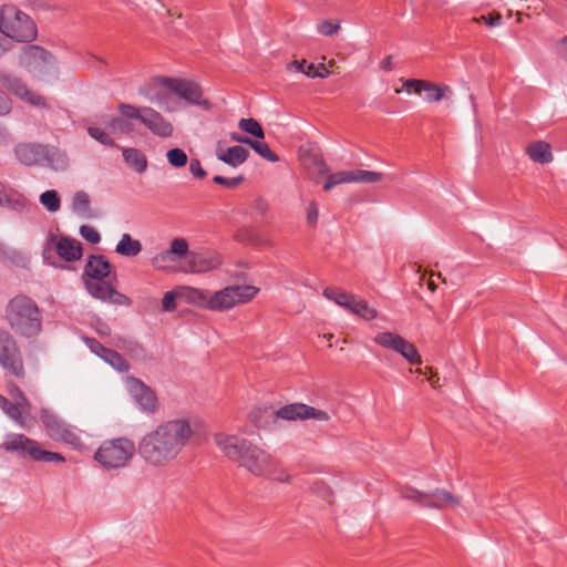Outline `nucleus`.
Here are the masks:
<instances>
[{
	"instance_id": "f257e3e1",
	"label": "nucleus",
	"mask_w": 567,
	"mask_h": 567,
	"mask_svg": "<svg viewBox=\"0 0 567 567\" xmlns=\"http://www.w3.org/2000/svg\"><path fill=\"white\" fill-rule=\"evenodd\" d=\"M193 433L186 419L164 421L140 439L137 453L147 466L166 467L178 457Z\"/></svg>"
},
{
	"instance_id": "f03ea898",
	"label": "nucleus",
	"mask_w": 567,
	"mask_h": 567,
	"mask_svg": "<svg viewBox=\"0 0 567 567\" xmlns=\"http://www.w3.org/2000/svg\"><path fill=\"white\" fill-rule=\"evenodd\" d=\"M215 443L230 461L255 476H266L278 482L289 480L286 470L276 458L244 437L218 433Z\"/></svg>"
},
{
	"instance_id": "7ed1b4c3",
	"label": "nucleus",
	"mask_w": 567,
	"mask_h": 567,
	"mask_svg": "<svg viewBox=\"0 0 567 567\" xmlns=\"http://www.w3.org/2000/svg\"><path fill=\"white\" fill-rule=\"evenodd\" d=\"M10 327L19 334L31 338L42 328V315L35 301L24 295L12 298L7 307Z\"/></svg>"
},
{
	"instance_id": "20e7f679",
	"label": "nucleus",
	"mask_w": 567,
	"mask_h": 567,
	"mask_svg": "<svg viewBox=\"0 0 567 567\" xmlns=\"http://www.w3.org/2000/svg\"><path fill=\"white\" fill-rule=\"evenodd\" d=\"M13 152L17 161L29 167L47 166L54 171H64L69 164L65 152L49 144L23 142L17 144Z\"/></svg>"
},
{
	"instance_id": "39448f33",
	"label": "nucleus",
	"mask_w": 567,
	"mask_h": 567,
	"mask_svg": "<svg viewBox=\"0 0 567 567\" xmlns=\"http://www.w3.org/2000/svg\"><path fill=\"white\" fill-rule=\"evenodd\" d=\"M2 449L18 457L43 463H64L65 457L58 452L42 449L41 444L21 433H9L4 436Z\"/></svg>"
},
{
	"instance_id": "423d86ee",
	"label": "nucleus",
	"mask_w": 567,
	"mask_h": 567,
	"mask_svg": "<svg viewBox=\"0 0 567 567\" xmlns=\"http://www.w3.org/2000/svg\"><path fill=\"white\" fill-rule=\"evenodd\" d=\"M0 33L17 42H32L38 29L35 22L14 6L0 8Z\"/></svg>"
},
{
	"instance_id": "0eeeda50",
	"label": "nucleus",
	"mask_w": 567,
	"mask_h": 567,
	"mask_svg": "<svg viewBox=\"0 0 567 567\" xmlns=\"http://www.w3.org/2000/svg\"><path fill=\"white\" fill-rule=\"evenodd\" d=\"M137 446L128 437L105 440L94 453V460L105 470H118L127 466Z\"/></svg>"
},
{
	"instance_id": "6e6552de",
	"label": "nucleus",
	"mask_w": 567,
	"mask_h": 567,
	"mask_svg": "<svg viewBox=\"0 0 567 567\" xmlns=\"http://www.w3.org/2000/svg\"><path fill=\"white\" fill-rule=\"evenodd\" d=\"M117 111L121 115L140 122L156 136L166 138L173 135V124L153 107L120 103Z\"/></svg>"
},
{
	"instance_id": "1a4fd4ad",
	"label": "nucleus",
	"mask_w": 567,
	"mask_h": 567,
	"mask_svg": "<svg viewBox=\"0 0 567 567\" xmlns=\"http://www.w3.org/2000/svg\"><path fill=\"white\" fill-rule=\"evenodd\" d=\"M40 420L45 434L54 442L68 444L74 449L82 446V440L76 429L49 410H41Z\"/></svg>"
},
{
	"instance_id": "9d476101",
	"label": "nucleus",
	"mask_w": 567,
	"mask_h": 567,
	"mask_svg": "<svg viewBox=\"0 0 567 567\" xmlns=\"http://www.w3.org/2000/svg\"><path fill=\"white\" fill-rule=\"evenodd\" d=\"M258 292V288L250 285H233L214 292L210 296L209 310L223 311L237 305L250 301Z\"/></svg>"
},
{
	"instance_id": "9b49d317",
	"label": "nucleus",
	"mask_w": 567,
	"mask_h": 567,
	"mask_svg": "<svg viewBox=\"0 0 567 567\" xmlns=\"http://www.w3.org/2000/svg\"><path fill=\"white\" fill-rule=\"evenodd\" d=\"M55 251L60 259L66 262L80 260L83 255L82 244L72 237L50 235L43 248V258L49 259Z\"/></svg>"
},
{
	"instance_id": "f8f14e48",
	"label": "nucleus",
	"mask_w": 567,
	"mask_h": 567,
	"mask_svg": "<svg viewBox=\"0 0 567 567\" xmlns=\"http://www.w3.org/2000/svg\"><path fill=\"white\" fill-rule=\"evenodd\" d=\"M374 342L384 349L392 350L402 355L409 363L417 365L422 358L416 347L398 333L384 331L374 337Z\"/></svg>"
},
{
	"instance_id": "ddd939ff",
	"label": "nucleus",
	"mask_w": 567,
	"mask_h": 567,
	"mask_svg": "<svg viewBox=\"0 0 567 567\" xmlns=\"http://www.w3.org/2000/svg\"><path fill=\"white\" fill-rule=\"evenodd\" d=\"M0 364L16 377L22 378L24 375L16 341L4 331H0Z\"/></svg>"
},
{
	"instance_id": "4468645a",
	"label": "nucleus",
	"mask_w": 567,
	"mask_h": 567,
	"mask_svg": "<svg viewBox=\"0 0 567 567\" xmlns=\"http://www.w3.org/2000/svg\"><path fill=\"white\" fill-rule=\"evenodd\" d=\"M403 496L425 507L444 508L458 505V499L443 489H436L432 493H422L417 489L409 488L404 492Z\"/></svg>"
},
{
	"instance_id": "2eb2a0df",
	"label": "nucleus",
	"mask_w": 567,
	"mask_h": 567,
	"mask_svg": "<svg viewBox=\"0 0 567 567\" xmlns=\"http://www.w3.org/2000/svg\"><path fill=\"white\" fill-rule=\"evenodd\" d=\"M171 92L190 105L202 106L204 110L210 109V103L203 97L202 87L194 81L172 78Z\"/></svg>"
},
{
	"instance_id": "dca6fc26",
	"label": "nucleus",
	"mask_w": 567,
	"mask_h": 567,
	"mask_svg": "<svg viewBox=\"0 0 567 567\" xmlns=\"http://www.w3.org/2000/svg\"><path fill=\"white\" fill-rule=\"evenodd\" d=\"M381 174L364 169L342 171L330 174L323 184V190L328 192L334 186L343 183H375L380 181Z\"/></svg>"
},
{
	"instance_id": "f3484780",
	"label": "nucleus",
	"mask_w": 567,
	"mask_h": 567,
	"mask_svg": "<svg viewBox=\"0 0 567 567\" xmlns=\"http://www.w3.org/2000/svg\"><path fill=\"white\" fill-rule=\"evenodd\" d=\"M276 416L282 420H307L315 419L320 421H328L329 415L322 410H317L303 403H291L279 408L275 412Z\"/></svg>"
},
{
	"instance_id": "a211bd4d",
	"label": "nucleus",
	"mask_w": 567,
	"mask_h": 567,
	"mask_svg": "<svg viewBox=\"0 0 567 567\" xmlns=\"http://www.w3.org/2000/svg\"><path fill=\"white\" fill-rule=\"evenodd\" d=\"M0 82L9 92L31 105L42 109L48 107L44 97L29 90L27 84L19 78L10 74H3L0 76Z\"/></svg>"
},
{
	"instance_id": "6ab92c4d",
	"label": "nucleus",
	"mask_w": 567,
	"mask_h": 567,
	"mask_svg": "<svg viewBox=\"0 0 567 567\" xmlns=\"http://www.w3.org/2000/svg\"><path fill=\"white\" fill-rule=\"evenodd\" d=\"M84 285L93 298L100 299L103 302L121 306H128L131 303L128 297L114 289L112 285L104 280H84Z\"/></svg>"
},
{
	"instance_id": "aec40b11",
	"label": "nucleus",
	"mask_w": 567,
	"mask_h": 567,
	"mask_svg": "<svg viewBox=\"0 0 567 567\" xmlns=\"http://www.w3.org/2000/svg\"><path fill=\"white\" fill-rule=\"evenodd\" d=\"M127 390L142 411L153 413L156 410L157 398L155 392L136 378H130L126 382Z\"/></svg>"
},
{
	"instance_id": "412c9836",
	"label": "nucleus",
	"mask_w": 567,
	"mask_h": 567,
	"mask_svg": "<svg viewBox=\"0 0 567 567\" xmlns=\"http://www.w3.org/2000/svg\"><path fill=\"white\" fill-rule=\"evenodd\" d=\"M171 86L172 78L163 75L153 76L138 87V94L144 96L151 103H156L162 106L166 97L163 89L171 92Z\"/></svg>"
},
{
	"instance_id": "4be33fe9",
	"label": "nucleus",
	"mask_w": 567,
	"mask_h": 567,
	"mask_svg": "<svg viewBox=\"0 0 567 567\" xmlns=\"http://www.w3.org/2000/svg\"><path fill=\"white\" fill-rule=\"evenodd\" d=\"M21 62L30 72L41 71L42 66L54 65L55 63L53 55L39 45L24 48Z\"/></svg>"
},
{
	"instance_id": "5701e85b",
	"label": "nucleus",
	"mask_w": 567,
	"mask_h": 567,
	"mask_svg": "<svg viewBox=\"0 0 567 567\" xmlns=\"http://www.w3.org/2000/svg\"><path fill=\"white\" fill-rule=\"evenodd\" d=\"M112 266L102 255H91L84 268V280H104L111 274Z\"/></svg>"
},
{
	"instance_id": "b1692460",
	"label": "nucleus",
	"mask_w": 567,
	"mask_h": 567,
	"mask_svg": "<svg viewBox=\"0 0 567 567\" xmlns=\"http://www.w3.org/2000/svg\"><path fill=\"white\" fill-rule=\"evenodd\" d=\"M188 252L187 241L183 238L174 239L171 244V248L165 250L153 258V265L162 267L165 261H175L183 258Z\"/></svg>"
},
{
	"instance_id": "393cba45",
	"label": "nucleus",
	"mask_w": 567,
	"mask_h": 567,
	"mask_svg": "<svg viewBox=\"0 0 567 567\" xmlns=\"http://www.w3.org/2000/svg\"><path fill=\"white\" fill-rule=\"evenodd\" d=\"M210 296L207 290L193 287L179 288V299L197 307L209 309Z\"/></svg>"
},
{
	"instance_id": "a878e982",
	"label": "nucleus",
	"mask_w": 567,
	"mask_h": 567,
	"mask_svg": "<svg viewBox=\"0 0 567 567\" xmlns=\"http://www.w3.org/2000/svg\"><path fill=\"white\" fill-rule=\"evenodd\" d=\"M125 163L136 173L142 174L147 168L145 154L135 147H121Z\"/></svg>"
},
{
	"instance_id": "bb28decb",
	"label": "nucleus",
	"mask_w": 567,
	"mask_h": 567,
	"mask_svg": "<svg viewBox=\"0 0 567 567\" xmlns=\"http://www.w3.org/2000/svg\"><path fill=\"white\" fill-rule=\"evenodd\" d=\"M248 156L249 151L239 145L228 147L225 152L217 154L219 161L233 167H237L243 164L248 158Z\"/></svg>"
},
{
	"instance_id": "cd10ccee",
	"label": "nucleus",
	"mask_w": 567,
	"mask_h": 567,
	"mask_svg": "<svg viewBox=\"0 0 567 567\" xmlns=\"http://www.w3.org/2000/svg\"><path fill=\"white\" fill-rule=\"evenodd\" d=\"M526 152L529 158L535 163L547 164L553 159L549 144L543 141L529 144Z\"/></svg>"
},
{
	"instance_id": "c85d7f7f",
	"label": "nucleus",
	"mask_w": 567,
	"mask_h": 567,
	"mask_svg": "<svg viewBox=\"0 0 567 567\" xmlns=\"http://www.w3.org/2000/svg\"><path fill=\"white\" fill-rule=\"evenodd\" d=\"M72 212L83 218L92 216L90 196L84 190H79L73 195L71 203Z\"/></svg>"
},
{
	"instance_id": "c756f323",
	"label": "nucleus",
	"mask_w": 567,
	"mask_h": 567,
	"mask_svg": "<svg viewBox=\"0 0 567 567\" xmlns=\"http://www.w3.org/2000/svg\"><path fill=\"white\" fill-rule=\"evenodd\" d=\"M115 251L125 257H135L142 251V244L137 239H133L130 234L122 235L116 245Z\"/></svg>"
},
{
	"instance_id": "7c9ffc66",
	"label": "nucleus",
	"mask_w": 567,
	"mask_h": 567,
	"mask_svg": "<svg viewBox=\"0 0 567 567\" xmlns=\"http://www.w3.org/2000/svg\"><path fill=\"white\" fill-rule=\"evenodd\" d=\"M134 118L125 115L112 116L106 123L111 133L118 135H130L134 132Z\"/></svg>"
},
{
	"instance_id": "2f4dec72",
	"label": "nucleus",
	"mask_w": 567,
	"mask_h": 567,
	"mask_svg": "<svg viewBox=\"0 0 567 567\" xmlns=\"http://www.w3.org/2000/svg\"><path fill=\"white\" fill-rule=\"evenodd\" d=\"M192 270L195 272H205L212 269L217 268L221 261L219 256H204V255H193L192 259Z\"/></svg>"
},
{
	"instance_id": "473e14b6",
	"label": "nucleus",
	"mask_w": 567,
	"mask_h": 567,
	"mask_svg": "<svg viewBox=\"0 0 567 567\" xmlns=\"http://www.w3.org/2000/svg\"><path fill=\"white\" fill-rule=\"evenodd\" d=\"M322 295L328 300L336 302L338 306L344 308L346 310L349 309L351 301H353L354 299L353 295L348 293L344 290L336 287L324 288Z\"/></svg>"
},
{
	"instance_id": "72a5a7b5",
	"label": "nucleus",
	"mask_w": 567,
	"mask_h": 567,
	"mask_svg": "<svg viewBox=\"0 0 567 567\" xmlns=\"http://www.w3.org/2000/svg\"><path fill=\"white\" fill-rule=\"evenodd\" d=\"M0 408L12 420L17 421L21 426H24L22 413H27L19 403L10 402L7 398L0 394Z\"/></svg>"
},
{
	"instance_id": "f704fd0d",
	"label": "nucleus",
	"mask_w": 567,
	"mask_h": 567,
	"mask_svg": "<svg viewBox=\"0 0 567 567\" xmlns=\"http://www.w3.org/2000/svg\"><path fill=\"white\" fill-rule=\"evenodd\" d=\"M348 311L368 321L375 319L378 316V311L370 307L365 300L357 299L355 297L353 301H351Z\"/></svg>"
},
{
	"instance_id": "c9c22d12",
	"label": "nucleus",
	"mask_w": 567,
	"mask_h": 567,
	"mask_svg": "<svg viewBox=\"0 0 567 567\" xmlns=\"http://www.w3.org/2000/svg\"><path fill=\"white\" fill-rule=\"evenodd\" d=\"M0 207H8L11 210L21 213L27 208V198L20 194L12 196L7 193H0Z\"/></svg>"
},
{
	"instance_id": "e433bc0d",
	"label": "nucleus",
	"mask_w": 567,
	"mask_h": 567,
	"mask_svg": "<svg viewBox=\"0 0 567 567\" xmlns=\"http://www.w3.org/2000/svg\"><path fill=\"white\" fill-rule=\"evenodd\" d=\"M243 144L249 145L256 153H258L261 157L266 158L271 163H276L279 161L277 154H275L267 143L261 141H256L252 138L241 140Z\"/></svg>"
},
{
	"instance_id": "4c0bfd02",
	"label": "nucleus",
	"mask_w": 567,
	"mask_h": 567,
	"mask_svg": "<svg viewBox=\"0 0 567 567\" xmlns=\"http://www.w3.org/2000/svg\"><path fill=\"white\" fill-rule=\"evenodd\" d=\"M86 131L90 137L99 142L100 144L107 147H120L106 130L95 125H90L87 126Z\"/></svg>"
},
{
	"instance_id": "58836bf2",
	"label": "nucleus",
	"mask_w": 567,
	"mask_h": 567,
	"mask_svg": "<svg viewBox=\"0 0 567 567\" xmlns=\"http://www.w3.org/2000/svg\"><path fill=\"white\" fill-rule=\"evenodd\" d=\"M289 70L301 72L309 78H326L324 73H319L318 68L313 63H308L306 60H295L288 65Z\"/></svg>"
},
{
	"instance_id": "ea45409f",
	"label": "nucleus",
	"mask_w": 567,
	"mask_h": 567,
	"mask_svg": "<svg viewBox=\"0 0 567 567\" xmlns=\"http://www.w3.org/2000/svg\"><path fill=\"white\" fill-rule=\"evenodd\" d=\"M102 359L120 372H125L130 368L127 361L113 349H109Z\"/></svg>"
},
{
	"instance_id": "a19ab883",
	"label": "nucleus",
	"mask_w": 567,
	"mask_h": 567,
	"mask_svg": "<svg viewBox=\"0 0 567 567\" xmlns=\"http://www.w3.org/2000/svg\"><path fill=\"white\" fill-rule=\"evenodd\" d=\"M447 89L445 85H439L424 80L422 84V92H425V100L427 102H437L442 100L444 91Z\"/></svg>"
},
{
	"instance_id": "79ce46f5",
	"label": "nucleus",
	"mask_w": 567,
	"mask_h": 567,
	"mask_svg": "<svg viewBox=\"0 0 567 567\" xmlns=\"http://www.w3.org/2000/svg\"><path fill=\"white\" fill-rule=\"evenodd\" d=\"M167 162L174 168H182L188 163V156L186 152L179 147H174L166 153Z\"/></svg>"
},
{
	"instance_id": "37998d69",
	"label": "nucleus",
	"mask_w": 567,
	"mask_h": 567,
	"mask_svg": "<svg viewBox=\"0 0 567 567\" xmlns=\"http://www.w3.org/2000/svg\"><path fill=\"white\" fill-rule=\"evenodd\" d=\"M40 203L51 213H55L61 207V199L56 190H45L40 195Z\"/></svg>"
},
{
	"instance_id": "c03bdc74",
	"label": "nucleus",
	"mask_w": 567,
	"mask_h": 567,
	"mask_svg": "<svg viewBox=\"0 0 567 567\" xmlns=\"http://www.w3.org/2000/svg\"><path fill=\"white\" fill-rule=\"evenodd\" d=\"M241 131L249 133L258 138H264L265 133L261 125L255 118H241L238 123Z\"/></svg>"
},
{
	"instance_id": "a18cd8bd",
	"label": "nucleus",
	"mask_w": 567,
	"mask_h": 567,
	"mask_svg": "<svg viewBox=\"0 0 567 567\" xmlns=\"http://www.w3.org/2000/svg\"><path fill=\"white\" fill-rule=\"evenodd\" d=\"M8 391H9V394L14 400V402L19 403L24 410H27V411L30 410L31 404L18 385H16L14 383H9Z\"/></svg>"
},
{
	"instance_id": "49530a36",
	"label": "nucleus",
	"mask_w": 567,
	"mask_h": 567,
	"mask_svg": "<svg viewBox=\"0 0 567 567\" xmlns=\"http://www.w3.org/2000/svg\"><path fill=\"white\" fill-rule=\"evenodd\" d=\"M80 235L82 236V238H84L86 241L93 245H96L101 241V236L99 231L94 227L89 225H82L80 227Z\"/></svg>"
},
{
	"instance_id": "de8ad7c7",
	"label": "nucleus",
	"mask_w": 567,
	"mask_h": 567,
	"mask_svg": "<svg viewBox=\"0 0 567 567\" xmlns=\"http://www.w3.org/2000/svg\"><path fill=\"white\" fill-rule=\"evenodd\" d=\"M177 299H179V289L166 292L162 299L163 310L164 311L175 310Z\"/></svg>"
},
{
	"instance_id": "09e8293b",
	"label": "nucleus",
	"mask_w": 567,
	"mask_h": 567,
	"mask_svg": "<svg viewBox=\"0 0 567 567\" xmlns=\"http://www.w3.org/2000/svg\"><path fill=\"white\" fill-rule=\"evenodd\" d=\"M340 30L338 21L324 20L318 25V31L324 37H331Z\"/></svg>"
},
{
	"instance_id": "8fccbe9b",
	"label": "nucleus",
	"mask_w": 567,
	"mask_h": 567,
	"mask_svg": "<svg viewBox=\"0 0 567 567\" xmlns=\"http://www.w3.org/2000/svg\"><path fill=\"white\" fill-rule=\"evenodd\" d=\"M121 348L130 353L133 358H138L144 354V348L134 340H123Z\"/></svg>"
},
{
	"instance_id": "3c124183",
	"label": "nucleus",
	"mask_w": 567,
	"mask_h": 567,
	"mask_svg": "<svg viewBox=\"0 0 567 567\" xmlns=\"http://www.w3.org/2000/svg\"><path fill=\"white\" fill-rule=\"evenodd\" d=\"M244 181V177L243 176H236V177H231V178H227V177H224V176H220V175H216L214 178H213V182L218 184V185H224L228 188H235L237 187L239 184H241Z\"/></svg>"
},
{
	"instance_id": "603ef678",
	"label": "nucleus",
	"mask_w": 567,
	"mask_h": 567,
	"mask_svg": "<svg viewBox=\"0 0 567 567\" xmlns=\"http://www.w3.org/2000/svg\"><path fill=\"white\" fill-rule=\"evenodd\" d=\"M189 172L197 179H204L207 176V172L203 168L202 163L198 158L190 159Z\"/></svg>"
},
{
	"instance_id": "864d4df0",
	"label": "nucleus",
	"mask_w": 567,
	"mask_h": 567,
	"mask_svg": "<svg viewBox=\"0 0 567 567\" xmlns=\"http://www.w3.org/2000/svg\"><path fill=\"white\" fill-rule=\"evenodd\" d=\"M84 342L89 349L100 358H102V355L105 354V352L109 350V348L104 347L94 338H84Z\"/></svg>"
},
{
	"instance_id": "5fc2aeb1",
	"label": "nucleus",
	"mask_w": 567,
	"mask_h": 567,
	"mask_svg": "<svg viewBox=\"0 0 567 567\" xmlns=\"http://www.w3.org/2000/svg\"><path fill=\"white\" fill-rule=\"evenodd\" d=\"M422 84H424V80H417V79H409L403 81V89L408 91L409 93L413 91L415 94L422 93Z\"/></svg>"
},
{
	"instance_id": "6e6d98bb",
	"label": "nucleus",
	"mask_w": 567,
	"mask_h": 567,
	"mask_svg": "<svg viewBox=\"0 0 567 567\" xmlns=\"http://www.w3.org/2000/svg\"><path fill=\"white\" fill-rule=\"evenodd\" d=\"M318 206L315 202H311L307 208V221L309 225H315L318 220Z\"/></svg>"
},
{
	"instance_id": "4d7b16f0",
	"label": "nucleus",
	"mask_w": 567,
	"mask_h": 567,
	"mask_svg": "<svg viewBox=\"0 0 567 567\" xmlns=\"http://www.w3.org/2000/svg\"><path fill=\"white\" fill-rule=\"evenodd\" d=\"M12 109L11 100L0 92V116H4L10 113Z\"/></svg>"
},
{
	"instance_id": "13d9d810",
	"label": "nucleus",
	"mask_w": 567,
	"mask_h": 567,
	"mask_svg": "<svg viewBox=\"0 0 567 567\" xmlns=\"http://www.w3.org/2000/svg\"><path fill=\"white\" fill-rule=\"evenodd\" d=\"M482 20L485 21V23L489 27H496L499 25L502 22V16L496 14H488V16H482Z\"/></svg>"
},
{
	"instance_id": "bf43d9fd",
	"label": "nucleus",
	"mask_w": 567,
	"mask_h": 567,
	"mask_svg": "<svg viewBox=\"0 0 567 567\" xmlns=\"http://www.w3.org/2000/svg\"><path fill=\"white\" fill-rule=\"evenodd\" d=\"M567 43V35L559 39V41L556 44V52L564 56L565 54V45Z\"/></svg>"
},
{
	"instance_id": "052dcab7",
	"label": "nucleus",
	"mask_w": 567,
	"mask_h": 567,
	"mask_svg": "<svg viewBox=\"0 0 567 567\" xmlns=\"http://www.w3.org/2000/svg\"><path fill=\"white\" fill-rule=\"evenodd\" d=\"M381 68L384 70V71H391L393 65H392V58L389 55V56H385L382 62H381Z\"/></svg>"
},
{
	"instance_id": "680f3d73",
	"label": "nucleus",
	"mask_w": 567,
	"mask_h": 567,
	"mask_svg": "<svg viewBox=\"0 0 567 567\" xmlns=\"http://www.w3.org/2000/svg\"><path fill=\"white\" fill-rule=\"evenodd\" d=\"M2 33L0 34V56L8 50V40Z\"/></svg>"
},
{
	"instance_id": "e2e57ef3",
	"label": "nucleus",
	"mask_w": 567,
	"mask_h": 567,
	"mask_svg": "<svg viewBox=\"0 0 567 567\" xmlns=\"http://www.w3.org/2000/svg\"><path fill=\"white\" fill-rule=\"evenodd\" d=\"M231 138H233L234 141H237V142L243 143V141H241V140H247V138H249V137H248V136H239V135L234 134Z\"/></svg>"
},
{
	"instance_id": "0e129e2a",
	"label": "nucleus",
	"mask_w": 567,
	"mask_h": 567,
	"mask_svg": "<svg viewBox=\"0 0 567 567\" xmlns=\"http://www.w3.org/2000/svg\"><path fill=\"white\" fill-rule=\"evenodd\" d=\"M317 68H318V72H319V73H324V74H326V76L328 75L329 71L326 69V66H324V65L320 64V65H319V66H317Z\"/></svg>"
},
{
	"instance_id": "69168bd1",
	"label": "nucleus",
	"mask_w": 567,
	"mask_h": 567,
	"mask_svg": "<svg viewBox=\"0 0 567 567\" xmlns=\"http://www.w3.org/2000/svg\"><path fill=\"white\" fill-rule=\"evenodd\" d=\"M433 276H434V274H432V275H431V279H430V281H429V288H430L431 290H434V289H435V285H434V281H433Z\"/></svg>"
},
{
	"instance_id": "338daca9",
	"label": "nucleus",
	"mask_w": 567,
	"mask_h": 567,
	"mask_svg": "<svg viewBox=\"0 0 567 567\" xmlns=\"http://www.w3.org/2000/svg\"><path fill=\"white\" fill-rule=\"evenodd\" d=\"M332 338H333V336H332V334H329V336L327 337V339H328L329 341H330Z\"/></svg>"
}]
</instances>
